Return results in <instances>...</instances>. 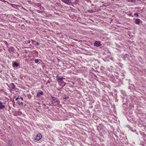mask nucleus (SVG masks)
<instances>
[{
    "mask_svg": "<svg viewBox=\"0 0 146 146\" xmlns=\"http://www.w3.org/2000/svg\"><path fill=\"white\" fill-rule=\"evenodd\" d=\"M42 136V135L38 133L35 139L36 140H39L41 139Z\"/></svg>",
    "mask_w": 146,
    "mask_h": 146,
    "instance_id": "nucleus-1",
    "label": "nucleus"
},
{
    "mask_svg": "<svg viewBox=\"0 0 146 146\" xmlns=\"http://www.w3.org/2000/svg\"><path fill=\"white\" fill-rule=\"evenodd\" d=\"M62 1L68 5L70 4L72 2L70 0H61Z\"/></svg>",
    "mask_w": 146,
    "mask_h": 146,
    "instance_id": "nucleus-2",
    "label": "nucleus"
},
{
    "mask_svg": "<svg viewBox=\"0 0 146 146\" xmlns=\"http://www.w3.org/2000/svg\"><path fill=\"white\" fill-rule=\"evenodd\" d=\"M43 94V92L41 91L40 92H38L37 93L36 95V97H39L40 95H42Z\"/></svg>",
    "mask_w": 146,
    "mask_h": 146,
    "instance_id": "nucleus-3",
    "label": "nucleus"
},
{
    "mask_svg": "<svg viewBox=\"0 0 146 146\" xmlns=\"http://www.w3.org/2000/svg\"><path fill=\"white\" fill-rule=\"evenodd\" d=\"M94 45L96 46H100L101 45V44L100 42H98L97 41H96L95 42Z\"/></svg>",
    "mask_w": 146,
    "mask_h": 146,
    "instance_id": "nucleus-4",
    "label": "nucleus"
},
{
    "mask_svg": "<svg viewBox=\"0 0 146 146\" xmlns=\"http://www.w3.org/2000/svg\"><path fill=\"white\" fill-rule=\"evenodd\" d=\"M5 108V106L3 105L2 102H0V110H2Z\"/></svg>",
    "mask_w": 146,
    "mask_h": 146,
    "instance_id": "nucleus-5",
    "label": "nucleus"
},
{
    "mask_svg": "<svg viewBox=\"0 0 146 146\" xmlns=\"http://www.w3.org/2000/svg\"><path fill=\"white\" fill-rule=\"evenodd\" d=\"M135 23L136 24H139L140 23V20L139 19H135Z\"/></svg>",
    "mask_w": 146,
    "mask_h": 146,
    "instance_id": "nucleus-6",
    "label": "nucleus"
},
{
    "mask_svg": "<svg viewBox=\"0 0 146 146\" xmlns=\"http://www.w3.org/2000/svg\"><path fill=\"white\" fill-rule=\"evenodd\" d=\"M19 64L18 63H16L15 62H14L13 65V67H17L18 66Z\"/></svg>",
    "mask_w": 146,
    "mask_h": 146,
    "instance_id": "nucleus-7",
    "label": "nucleus"
},
{
    "mask_svg": "<svg viewBox=\"0 0 146 146\" xmlns=\"http://www.w3.org/2000/svg\"><path fill=\"white\" fill-rule=\"evenodd\" d=\"M64 79V78L63 77H61V78H58L57 80L59 81H61Z\"/></svg>",
    "mask_w": 146,
    "mask_h": 146,
    "instance_id": "nucleus-8",
    "label": "nucleus"
},
{
    "mask_svg": "<svg viewBox=\"0 0 146 146\" xmlns=\"http://www.w3.org/2000/svg\"><path fill=\"white\" fill-rule=\"evenodd\" d=\"M11 87L12 88L14 89L15 87V86L14 84L13 83H11Z\"/></svg>",
    "mask_w": 146,
    "mask_h": 146,
    "instance_id": "nucleus-9",
    "label": "nucleus"
},
{
    "mask_svg": "<svg viewBox=\"0 0 146 146\" xmlns=\"http://www.w3.org/2000/svg\"><path fill=\"white\" fill-rule=\"evenodd\" d=\"M12 143V141H9V142L8 143V144L9 145H11Z\"/></svg>",
    "mask_w": 146,
    "mask_h": 146,
    "instance_id": "nucleus-10",
    "label": "nucleus"
},
{
    "mask_svg": "<svg viewBox=\"0 0 146 146\" xmlns=\"http://www.w3.org/2000/svg\"><path fill=\"white\" fill-rule=\"evenodd\" d=\"M35 63H37L38 62V59H35Z\"/></svg>",
    "mask_w": 146,
    "mask_h": 146,
    "instance_id": "nucleus-11",
    "label": "nucleus"
},
{
    "mask_svg": "<svg viewBox=\"0 0 146 146\" xmlns=\"http://www.w3.org/2000/svg\"><path fill=\"white\" fill-rule=\"evenodd\" d=\"M32 43L33 44H34L36 45V42L34 41H32Z\"/></svg>",
    "mask_w": 146,
    "mask_h": 146,
    "instance_id": "nucleus-12",
    "label": "nucleus"
},
{
    "mask_svg": "<svg viewBox=\"0 0 146 146\" xmlns=\"http://www.w3.org/2000/svg\"><path fill=\"white\" fill-rule=\"evenodd\" d=\"M128 1L130 2H133L135 1V0H128Z\"/></svg>",
    "mask_w": 146,
    "mask_h": 146,
    "instance_id": "nucleus-13",
    "label": "nucleus"
},
{
    "mask_svg": "<svg viewBox=\"0 0 146 146\" xmlns=\"http://www.w3.org/2000/svg\"><path fill=\"white\" fill-rule=\"evenodd\" d=\"M134 15L135 16H136L137 17H138V15L137 13H135L134 14Z\"/></svg>",
    "mask_w": 146,
    "mask_h": 146,
    "instance_id": "nucleus-14",
    "label": "nucleus"
},
{
    "mask_svg": "<svg viewBox=\"0 0 146 146\" xmlns=\"http://www.w3.org/2000/svg\"><path fill=\"white\" fill-rule=\"evenodd\" d=\"M52 99L53 100H54L55 99H56V98L52 96H51Z\"/></svg>",
    "mask_w": 146,
    "mask_h": 146,
    "instance_id": "nucleus-15",
    "label": "nucleus"
},
{
    "mask_svg": "<svg viewBox=\"0 0 146 146\" xmlns=\"http://www.w3.org/2000/svg\"><path fill=\"white\" fill-rule=\"evenodd\" d=\"M36 44L37 45H39V43L38 42H36Z\"/></svg>",
    "mask_w": 146,
    "mask_h": 146,
    "instance_id": "nucleus-16",
    "label": "nucleus"
},
{
    "mask_svg": "<svg viewBox=\"0 0 146 146\" xmlns=\"http://www.w3.org/2000/svg\"><path fill=\"white\" fill-rule=\"evenodd\" d=\"M19 99V98H16V100L17 101L18 100V99Z\"/></svg>",
    "mask_w": 146,
    "mask_h": 146,
    "instance_id": "nucleus-17",
    "label": "nucleus"
},
{
    "mask_svg": "<svg viewBox=\"0 0 146 146\" xmlns=\"http://www.w3.org/2000/svg\"><path fill=\"white\" fill-rule=\"evenodd\" d=\"M21 100H23V98H22V97H21Z\"/></svg>",
    "mask_w": 146,
    "mask_h": 146,
    "instance_id": "nucleus-18",
    "label": "nucleus"
},
{
    "mask_svg": "<svg viewBox=\"0 0 146 146\" xmlns=\"http://www.w3.org/2000/svg\"><path fill=\"white\" fill-rule=\"evenodd\" d=\"M20 104L22 105L23 104V103L22 102H21V103H20Z\"/></svg>",
    "mask_w": 146,
    "mask_h": 146,
    "instance_id": "nucleus-19",
    "label": "nucleus"
},
{
    "mask_svg": "<svg viewBox=\"0 0 146 146\" xmlns=\"http://www.w3.org/2000/svg\"><path fill=\"white\" fill-rule=\"evenodd\" d=\"M64 99H66V98H64Z\"/></svg>",
    "mask_w": 146,
    "mask_h": 146,
    "instance_id": "nucleus-20",
    "label": "nucleus"
}]
</instances>
